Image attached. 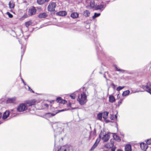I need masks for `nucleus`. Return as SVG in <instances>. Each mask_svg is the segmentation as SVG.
I'll return each instance as SVG.
<instances>
[{"instance_id":"nucleus-1","label":"nucleus","mask_w":151,"mask_h":151,"mask_svg":"<svg viewBox=\"0 0 151 151\" xmlns=\"http://www.w3.org/2000/svg\"><path fill=\"white\" fill-rule=\"evenodd\" d=\"M83 92L81 94L80 98H78V101L80 104L83 105L85 104L87 101V95L88 94V92L85 88H83Z\"/></svg>"},{"instance_id":"nucleus-2","label":"nucleus","mask_w":151,"mask_h":151,"mask_svg":"<svg viewBox=\"0 0 151 151\" xmlns=\"http://www.w3.org/2000/svg\"><path fill=\"white\" fill-rule=\"evenodd\" d=\"M111 133H106L104 131H101L99 134V137L104 142L107 141L110 138Z\"/></svg>"},{"instance_id":"nucleus-3","label":"nucleus","mask_w":151,"mask_h":151,"mask_svg":"<svg viewBox=\"0 0 151 151\" xmlns=\"http://www.w3.org/2000/svg\"><path fill=\"white\" fill-rule=\"evenodd\" d=\"M151 83L150 82H148L146 86L144 85H141L140 87L142 88L143 89L149 93L151 94Z\"/></svg>"},{"instance_id":"nucleus-4","label":"nucleus","mask_w":151,"mask_h":151,"mask_svg":"<svg viewBox=\"0 0 151 151\" xmlns=\"http://www.w3.org/2000/svg\"><path fill=\"white\" fill-rule=\"evenodd\" d=\"M56 3L54 2H51L48 6L47 9L48 11L51 12L55 10V8L56 6Z\"/></svg>"},{"instance_id":"nucleus-5","label":"nucleus","mask_w":151,"mask_h":151,"mask_svg":"<svg viewBox=\"0 0 151 151\" xmlns=\"http://www.w3.org/2000/svg\"><path fill=\"white\" fill-rule=\"evenodd\" d=\"M27 109V106L24 104H21L18 106L17 110L19 112H23Z\"/></svg>"},{"instance_id":"nucleus-6","label":"nucleus","mask_w":151,"mask_h":151,"mask_svg":"<svg viewBox=\"0 0 151 151\" xmlns=\"http://www.w3.org/2000/svg\"><path fill=\"white\" fill-rule=\"evenodd\" d=\"M36 12V9L34 6L30 7L29 9L28 13L29 15L32 16L35 14Z\"/></svg>"},{"instance_id":"nucleus-7","label":"nucleus","mask_w":151,"mask_h":151,"mask_svg":"<svg viewBox=\"0 0 151 151\" xmlns=\"http://www.w3.org/2000/svg\"><path fill=\"white\" fill-rule=\"evenodd\" d=\"M114 140L111 139L109 143H108L105 144L104 147L106 148H110L112 147L114 145Z\"/></svg>"},{"instance_id":"nucleus-8","label":"nucleus","mask_w":151,"mask_h":151,"mask_svg":"<svg viewBox=\"0 0 151 151\" xmlns=\"http://www.w3.org/2000/svg\"><path fill=\"white\" fill-rule=\"evenodd\" d=\"M63 150L64 151H73V147L69 145H66L63 146Z\"/></svg>"},{"instance_id":"nucleus-9","label":"nucleus","mask_w":151,"mask_h":151,"mask_svg":"<svg viewBox=\"0 0 151 151\" xmlns=\"http://www.w3.org/2000/svg\"><path fill=\"white\" fill-rule=\"evenodd\" d=\"M16 100V97L8 98L6 101V103L7 104L13 103H14Z\"/></svg>"},{"instance_id":"nucleus-10","label":"nucleus","mask_w":151,"mask_h":151,"mask_svg":"<svg viewBox=\"0 0 151 151\" xmlns=\"http://www.w3.org/2000/svg\"><path fill=\"white\" fill-rule=\"evenodd\" d=\"M86 2L88 4H90L91 7L93 8L95 6V4L93 0H87Z\"/></svg>"},{"instance_id":"nucleus-11","label":"nucleus","mask_w":151,"mask_h":151,"mask_svg":"<svg viewBox=\"0 0 151 151\" xmlns=\"http://www.w3.org/2000/svg\"><path fill=\"white\" fill-rule=\"evenodd\" d=\"M36 102V101L34 99L27 101L26 102V103L28 104L29 106H32L35 105Z\"/></svg>"},{"instance_id":"nucleus-12","label":"nucleus","mask_w":151,"mask_h":151,"mask_svg":"<svg viewBox=\"0 0 151 151\" xmlns=\"http://www.w3.org/2000/svg\"><path fill=\"white\" fill-rule=\"evenodd\" d=\"M10 113V111H9L6 110L3 114L2 119H6L9 115Z\"/></svg>"},{"instance_id":"nucleus-13","label":"nucleus","mask_w":151,"mask_h":151,"mask_svg":"<svg viewBox=\"0 0 151 151\" xmlns=\"http://www.w3.org/2000/svg\"><path fill=\"white\" fill-rule=\"evenodd\" d=\"M58 113V112H56L55 113H48L45 114V116L46 118L47 119L55 116Z\"/></svg>"},{"instance_id":"nucleus-14","label":"nucleus","mask_w":151,"mask_h":151,"mask_svg":"<svg viewBox=\"0 0 151 151\" xmlns=\"http://www.w3.org/2000/svg\"><path fill=\"white\" fill-rule=\"evenodd\" d=\"M140 147L143 150H145L148 147L147 145L143 142L140 144Z\"/></svg>"},{"instance_id":"nucleus-15","label":"nucleus","mask_w":151,"mask_h":151,"mask_svg":"<svg viewBox=\"0 0 151 151\" xmlns=\"http://www.w3.org/2000/svg\"><path fill=\"white\" fill-rule=\"evenodd\" d=\"M56 101L60 103L65 104L66 102V101L62 99L61 97L58 98L56 100Z\"/></svg>"},{"instance_id":"nucleus-16","label":"nucleus","mask_w":151,"mask_h":151,"mask_svg":"<svg viewBox=\"0 0 151 151\" xmlns=\"http://www.w3.org/2000/svg\"><path fill=\"white\" fill-rule=\"evenodd\" d=\"M67 14V13L65 11H61L56 13V15L60 16H64Z\"/></svg>"},{"instance_id":"nucleus-17","label":"nucleus","mask_w":151,"mask_h":151,"mask_svg":"<svg viewBox=\"0 0 151 151\" xmlns=\"http://www.w3.org/2000/svg\"><path fill=\"white\" fill-rule=\"evenodd\" d=\"M113 136L114 139L115 140L117 141L118 142H119L121 140V139L119 136L117 135L116 134L113 133Z\"/></svg>"},{"instance_id":"nucleus-18","label":"nucleus","mask_w":151,"mask_h":151,"mask_svg":"<svg viewBox=\"0 0 151 151\" xmlns=\"http://www.w3.org/2000/svg\"><path fill=\"white\" fill-rule=\"evenodd\" d=\"M49 0H37V2L38 4L40 5L43 4L45 2H48Z\"/></svg>"},{"instance_id":"nucleus-19","label":"nucleus","mask_w":151,"mask_h":151,"mask_svg":"<svg viewBox=\"0 0 151 151\" xmlns=\"http://www.w3.org/2000/svg\"><path fill=\"white\" fill-rule=\"evenodd\" d=\"M9 5L10 9H14L15 6L14 3L13 1H11L9 2Z\"/></svg>"},{"instance_id":"nucleus-20","label":"nucleus","mask_w":151,"mask_h":151,"mask_svg":"<svg viewBox=\"0 0 151 151\" xmlns=\"http://www.w3.org/2000/svg\"><path fill=\"white\" fill-rule=\"evenodd\" d=\"M131 146L130 144H128L125 146V151H131Z\"/></svg>"},{"instance_id":"nucleus-21","label":"nucleus","mask_w":151,"mask_h":151,"mask_svg":"<svg viewBox=\"0 0 151 151\" xmlns=\"http://www.w3.org/2000/svg\"><path fill=\"white\" fill-rule=\"evenodd\" d=\"M47 16L45 13H40L38 15V17L40 18H45Z\"/></svg>"},{"instance_id":"nucleus-22","label":"nucleus","mask_w":151,"mask_h":151,"mask_svg":"<svg viewBox=\"0 0 151 151\" xmlns=\"http://www.w3.org/2000/svg\"><path fill=\"white\" fill-rule=\"evenodd\" d=\"M78 16L79 14L77 12H73L71 14L70 16L73 18L75 19L78 17Z\"/></svg>"},{"instance_id":"nucleus-23","label":"nucleus","mask_w":151,"mask_h":151,"mask_svg":"<svg viewBox=\"0 0 151 151\" xmlns=\"http://www.w3.org/2000/svg\"><path fill=\"white\" fill-rule=\"evenodd\" d=\"M103 117L104 119H106L108 116L109 112L107 111H104L103 113H102Z\"/></svg>"},{"instance_id":"nucleus-24","label":"nucleus","mask_w":151,"mask_h":151,"mask_svg":"<svg viewBox=\"0 0 151 151\" xmlns=\"http://www.w3.org/2000/svg\"><path fill=\"white\" fill-rule=\"evenodd\" d=\"M90 12L89 11L87 10H86L83 13V14L85 17H89L90 16Z\"/></svg>"},{"instance_id":"nucleus-25","label":"nucleus","mask_w":151,"mask_h":151,"mask_svg":"<svg viewBox=\"0 0 151 151\" xmlns=\"http://www.w3.org/2000/svg\"><path fill=\"white\" fill-rule=\"evenodd\" d=\"M105 7V5L103 4L98 5L96 7V10L101 9L102 8H104Z\"/></svg>"},{"instance_id":"nucleus-26","label":"nucleus","mask_w":151,"mask_h":151,"mask_svg":"<svg viewBox=\"0 0 151 151\" xmlns=\"http://www.w3.org/2000/svg\"><path fill=\"white\" fill-rule=\"evenodd\" d=\"M109 101L111 103H113L115 101V98L113 96H109Z\"/></svg>"},{"instance_id":"nucleus-27","label":"nucleus","mask_w":151,"mask_h":151,"mask_svg":"<svg viewBox=\"0 0 151 151\" xmlns=\"http://www.w3.org/2000/svg\"><path fill=\"white\" fill-rule=\"evenodd\" d=\"M114 67L116 69V70H117V71H119V72H120L121 73H124L125 72V71L124 70H121V69H120L118 68H117V65H114Z\"/></svg>"},{"instance_id":"nucleus-28","label":"nucleus","mask_w":151,"mask_h":151,"mask_svg":"<svg viewBox=\"0 0 151 151\" xmlns=\"http://www.w3.org/2000/svg\"><path fill=\"white\" fill-rule=\"evenodd\" d=\"M129 93L130 91L129 90H127L123 92L122 95L123 96H126L129 95Z\"/></svg>"},{"instance_id":"nucleus-29","label":"nucleus","mask_w":151,"mask_h":151,"mask_svg":"<svg viewBox=\"0 0 151 151\" xmlns=\"http://www.w3.org/2000/svg\"><path fill=\"white\" fill-rule=\"evenodd\" d=\"M102 113H99L97 114V118L99 120H101L102 119Z\"/></svg>"},{"instance_id":"nucleus-30","label":"nucleus","mask_w":151,"mask_h":151,"mask_svg":"<svg viewBox=\"0 0 151 151\" xmlns=\"http://www.w3.org/2000/svg\"><path fill=\"white\" fill-rule=\"evenodd\" d=\"M100 13H95L94 15L93 16L92 18L93 19H95L96 17L99 16L100 15Z\"/></svg>"},{"instance_id":"nucleus-31","label":"nucleus","mask_w":151,"mask_h":151,"mask_svg":"<svg viewBox=\"0 0 151 151\" xmlns=\"http://www.w3.org/2000/svg\"><path fill=\"white\" fill-rule=\"evenodd\" d=\"M32 24V22L30 21H29L25 22V25L27 27H28Z\"/></svg>"},{"instance_id":"nucleus-32","label":"nucleus","mask_w":151,"mask_h":151,"mask_svg":"<svg viewBox=\"0 0 151 151\" xmlns=\"http://www.w3.org/2000/svg\"><path fill=\"white\" fill-rule=\"evenodd\" d=\"M70 97L71 98V99H74L76 98V94L75 93L71 94L70 95Z\"/></svg>"},{"instance_id":"nucleus-33","label":"nucleus","mask_w":151,"mask_h":151,"mask_svg":"<svg viewBox=\"0 0 151 151\" xmlns=\"http://www.w3.org/2000/svg\"><path fill=\"white\" fill-rule=\"evenodd\" d=\"M124 87V86H119L118 87L116 88V90L118 91H119L120 90H121L122 89H123Z\"/></svg>"},{"instance_id":"nucleus-34","label":"nucleus","mask_w":151,"mask_h":151,"mask_svg":"<svg viewBox=\"0 0 151 151\" xmlns=\"http://www.w3.org/2000/svg\"><path fill=\"white\" fill-rule=\"evenodd\" d=\"M96 144H94L92 147H91V148L90 149V150H93L98 145Z\"/></svg>"},{"instance_id":"nucleus-35","label":"nucleus","mask_w":151,"mask_h":151,"mask_svg":"<svg viewBox=\"0 0 151 151\" xmlns=\"http://www.w3.org/2000/svg\"><path fill=\"white\" fill-rule=\"evenodd\" d=\"M146 142L147 145L151 144V138L146 140Z\"/></svg>"},{"instance_id":"nucleus-36","label":"nucleus","mask_w":151,"mask_h":151,"mask_svg":"<svg viewBox=\"0 0 151 151\" xmlns=\"http://www.w3.org/2000/svg\"><path fill=\"white\" fill-rule=\"evenodd\" d=\"M6 14L8 15V16H9V18H12L13 17V15L12 14H11V13H10L9 12H7L6 13Z\"/></svg>"},{"instance_id":"nucleus-37","label":"nucleus","mask_w":151,"mask_h":151,"mask_svg":"<svg viewBox=\"0 0 151 151\" xmlns=\"http://www.w3.org/2000/svg\"><path fill=\"white\" fill-rule=\"evenodd\" d=\"M100 138H99V139H97L96 140V141L95 142V143L94 144H96V145H98V144H99V143L100 141Z\"/></svg>"},{"instance_id":"nucleus-38","label":"nucleus","mask_w":151,"mask_h":151,"mask_svg":"<svg viewBox=\"0 0 151 151\" xmlns=\"http://www.w3.org/2000/svg\"><path fill=\"white\" fill-rule=\"evenodd\" d=\"M63 146L61 147L58 150V151H64V150H63Z\"/></svg>"},{"instance_id":"nucleus-39","label":"nucleus","mask_w":151,"mask_h":151,"mask_svg":"<svg viewBox=\"0 0 151 151\" xmlns=\"http://www.w3.org/2000/svg\"><path fill=\"white\" fill-rule=\"evenodd\" d=\"M116 148V147L115 146H113L111 147V151H115Z\"/></svg>"},{"instance_id":"nucleus-40","label":"nucleus","mask_w":151,"mask_h":151,"mask_svg":"<svg viewBox=\"0 0 151 151\" xmlns=\"http://www.w3.org/2000/svg\"><path fill=\"white\" fill-rule=\"evenodd\" d=\"M28 86V87L29 90L30 91L32 92V93H34V91L32 89H31L29 86Z\"/></svg>"},{"instance_id":"nucleus-41","label":"nucleus","mask_w":151,"mask_h":151,"mask_svg":"<svg viewBox=\"0 0 151 151\" xmlns=\"http://www.w3.org/2000/svg\"><path fill=\"white\" fill-rule=\"evenodd\" d=\"M25 50L24 48H23L22 51V56H21L22 57L23 55L24 54V53L25 52Z\"/></svg>"},{"instance_id":"nucleus-42","label":"nucleus","mask_w":151,"mask_h":151,"mask_svg":"<svg viewBox=\"0 0 151 151\" xmlns=\"http://www.w3.org/2000/svg\"><path fill=\"white\" fill-rule=\"evenodd\" d=\"M122 100H120L119 101V102H118V105H119L121 103H122Z\"/></svg>"},{"instance_id":"nucleus-43","label":"nucleus","mask_w":151,"mask_h":151,"mask_svg":"<svg viewBox=\"0 0 151 151\" xmlns=\"http://www.w3.org/2000/svg\"><path fill=\"white\" fill-rule=\"evenodd\" d=\"M21 80H22V82H23V83L24 84V85H26V83L24 81V80H23V79L21 78Z\"/></svg>"},{"instance_id":"nucleus-44","label":"nucleus","mask_w":151,"mask_h":151,"mask_svg":"<svg viewBox=\"0 0 151 151\" xmlns=\"http://www.w3.org/2000/svg\"><path fill=\"white\" fill-rule=\"evenodd\" d=\"M144 91H134V92H133V93H136V92H143Z\"/></svg>"},{"instance_id":"nucleus-45","label":"nucleus","mask_w":151,"mask_h":151,"mask_svg":"<svg viewBox=\"0 0 151 151\" xmlns=\"http://www.w3.org/2000/svg\"><path fill=\"white\" fill-rule=\"evenodd\" d=\"M114 119L115 118L116 119H117V116L116 115V114H115V117H114Z\"/></svg>"},{"instance_id":"nucleus-46","label":"nucleus","mask_w":151,"mask_h":151,"mask_svg":"<svg viewBox=\"0 0 151 151\" xmlns=\"http://www.w3.org/2000/svg\"><path fill=\"white\" fill-rule=\"evenodd\" d=\"M56 125L55 124H53L52 125V127L54 129V127L55 125Z\"/></svg>"},{"instance_id":"nucleus-47","label":"nucleus","mask_w":151,"mask_h":151,"mask_svg":"<svg viewBox=\"0 0 151 151\" xmlns=\"http://www.w3.org/2000/svg\"><path fill=\"white\" fill-rule=\"evenodd\" d=\"M19 32L21 33L22 34V30H19Z\"/></svg>"},{"instance_id":"nucleus-48","label":"nucleus","mask_w":151,"mask_h":151,"mask_svg":"<svg viewBox=\"0 0 151 151\" xmlns=\"http://www.w3.org/2000/svg\"><path fill=\"white\" fill-rule=\"evenodd\" d=\"M64 111V110H59L57 112L58 113L59 112H61V111Z\"/></svg>"},{"instance_id":"nucleus-49","label":"nucleus","mask_w":151,"mask_h":151,"mask_svg":"<svg viewBox=\"0 0 151 151\" xmlns=\"http://www.w3.org/2000/svg\"><path fill=\"white\" fill-rule=\"evenodd\" d=\"M111 119L112 120H114V117H113V118L111 117Z\"/></svg>"},{"instance_id":"nucleus-50","label":"nucleus","mask_w":151,"mask_h":151,"mask_svg":"<svg viewBox=\"0 0 151 151\" xmlns=\"http://www.w3.org/2000/svg\"><path fill=\"white\" fill-rule=\"evenodd\" d=\"M2 116V114L0 112V119L1 118Z\"/></svg>"},{"instance_id":"nucleus-51","label":"nucleus","mask_w":151,"mask_h":151,"mask_svg":"<svg viewBox=\"0 0 151 151\" xmlns=\"http://www.w3.org/2000/svg\"><path fill=\"white\" fill-rule=\"evenodd\" d=\"M61 129V128H60V127H59V128H57V130H60Z\"/></svg>"},{"instance_id":"nucleus-52","label":"nucleus","mask_w":151,"mask_h":151,"mask_svg":"<svg viewBox=\"0 0 151 151\" xmlns=\"http://www.w3.org/2000/svg\"><path fill=\"white\" fill-rule=\"evenodd\" d=\"M116 151H123L122 150L120 149H118Z\"/></svg>"},{"instance_id":"nucleus-53","label":"nucleus","mask_w":151,"mask_h":151,"mask_svg":"<svg viewBox=\"0 0 151 151\" xmlns=\"http://www.w3.org/2000/svg\"><path fill=\"white\" fill-rule=\"evenodd\" d=\"M61 132H58V134H61Z\"/></svg>"},{"instance_id":"nucleus-54","label":"nucleus","mask_w":151,"mask_h":151,"mask_svg":"<svg viewBox=\"0 0 151 151\" xmlns=\"http://www.w3.org/2000/svg\"><path fill=\"white\" fill-rule=\"evenodd\" d=\"M2 122H1V121H0V124L2 123Z\"/></svg>"},{"instance_id":"nucleus-55","label":"nucleus","mask_w":151,"mask_h":151,"mask_svg":"<svg viewBox=\"0 0 151 151\" xmlns=\"http://www.w3.org/2000/svg\"><path fill=\"white\" fill-rule=\"evenodd\" d=\"M45 106H48V105L47 104H46L45 105Z\"/></svg>"},{"instance_id":"nucleus-56","label":"nucleus","mask_w":151,"mask_h":151,"mask_svg":"<svg viewBox=\"0 0 151 151\" xmlns=\"http://www.w3.org/2000/svg\"><path fill=\"white\" fill-rule=\"evenodd\" d=\"M18 35V33L17 32V35Z\"/></svg>"},{"instance_id":"nucleus-57","label":"nucleus","mask_w":151,"mask_h":151,"mask_svg":"<svg viewBox=\"0 0 151 151\" xmlns=\"http://www.w3.org/2000/svg\"><path fill=\"white\" fill-rule=\"evenodd\" d=\"M19 35H21V34H20Z\"/></svg>"}]
</instances>
